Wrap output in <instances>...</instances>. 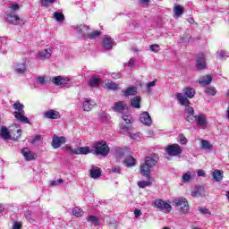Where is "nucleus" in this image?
<instances>
[{
  "label": "nucleus",
  "instance_id": "47",
  "mask_svg": "<svg viewBox=\"0 0 229 229\" xmlns=\"http://www.w3.org/2000/svg\"><path fill=\"white\" fill-rule=\"evenodd\" d=\"M122 119H123L126 124H131V115L123 114Z\"/></svg>",
  "mask_w": 229,
  "mask_h": 229
},
{
  "label": "nucleus",
  "instance_id": "14",
  "mask_svg": "<svg viewBox=\"0 0 229 229\" xmlns=\"http://www.w3.org/2000/svg\"><path fill=\"white\" fill-rule=\"evenodd\" d=\"M140 120L142 123V124H145L146 126H151V116L149 115V113L143 112L140 115Z\"/></svg>",
  "mask_w": 229,
  "mask_h": 229
},
{
  "label": "nucleus",
  "instance_id": "11",
  "mask_svg": "<svg viewBox=\"0 0 229 229\" xmlns=\"http://www.w3.org/2000/svg\"><path fill=\"white\" fill-rule=\"evenodd\" d=\"M127 106H128V105L126 104V102L118 101V102L114 103L112 109L114 110V112H118V114H121V113L124 112V110H126Z\"/></svg>",
  "mask_w": 229,
  "mask_h": 229
},
{
  "label": "nucleus",
  "instance_id": "63",
  "mask_svg": "<svg viewBox=\"0 0 229 229\" xmlns=\"http://www.w3.org/2000/svg\"><path fill=\"white\" fill-rule=\"evenodd\" d=\"M56 183H58V181H52V182H51V185H52L53 187H55V185H56Z\"/></svg>",
  "mask_w": 229,
  "mask_h": 229
},
{
  "label": "nucleus",
  "instance_id": "45",
  "mask_svg": "<svg viewBox=\"0 0 229 229\" xmlns=\"http://www.w3.org/2000/svg\"><path fill=\"white\" fill-rule=\"evenodd\" d=\"M182 182L184 183L191 182V180L192 178V176L191 175V172H188V173L182 174Z\"/></svg>",
  "mask_w": 229,
  "mask_h": 229
},
{
  "label": "nucleus",
  "instance_id": "54",
  "mask_svg": "<svg viewBox=\"0 0 229 229\" xmlns=\"http://www.w3.org/2000/svg\"><path fill=\"white\" fill-rule=\"evenodd\" d=\"M199 211H200L201 214H210V211L207 208H199Z\"/></svg>",
  "mask_w": 229,
  "mask_h": 229
},
{
  "label": "nucleus",
  "instance_id": "50",
  "mask_svg": "<svg viewBox=\"0 0 229 229\" xmlns=\"http://www.w3.org/2000/svg\"><path fill=\"white\" fill-rule=\"evenodd\" d=\"M65 149H66L67 153H70L71 155H76V148H72V147L67 145L65 147Z\"/></svg>",
  "mask_w": 229,
  "mask_h": 229
},
{
  "label": "nucleus",
  "instance_id": "59",
  "mask_svg": "<svg viewBox=\"0 0 229 229\" xmlns=\"http://www.w3.org/2000/svg\"><path fill=\"white\" fill-rule=\"evenodd\" d=\"M11 10L13 12H17V10H19V4H13Z\"/></svg>",
  "mask_w": 229,
  "mask_h": 229
},
{
  "label": "nucleus",
  "instance_id": "38",
  "mask_svg": "<svg viewBox=\"0 0 229 229\" xmlns=\"http://www.w3.org/2000/svg\"><path fill=\"white\" fill-rule=\"evenodd\" d=\"M151 185H153V182L150 181H140L138 182V186L140 189H146V187H149Z\"/></svg>",
  "mask_w": 229,
  "mask_h": 229
},
{
  "label": "nucleus",
  "instance_id": "48",
  "mask_svg": "<svg viewBox=\"0 0 229 229\" xmlns=\"http://www.w3.org/2000/svg\"><path fill=\"white\" fill-rule=\"evenodd\" d=\"M179 137H180L179 141L181 144H182V146H185V144H187V142H189V140H187L185 135L180 134Z\"/></svg>",
  "mask_w": 229,
  "mask_h": 229
},
{
  "label": "nucleus",
  "instance_id": "9",
  "mask_svg": "<svg viewBox=\"0 0 229 229\" xmlns=\"http://www.w3.org/2000/svg\"><path fill=\"white\" fill-rule=\"evenodd\" d=\"M185 114V119L187 123H191V124H194V119L196 118V115L194 114V107L188 106L184 110Z\"/></svg>",
  "mask_w": 229,
  "mask_h": 229
},
{
  "label": "nucleus",
  "instance_id": "16",
  "mask_svg": "<svg viewBox=\"0 0 229 229\" xmlns=\"http://www.w3.org/2000/svg\"><path fill=\"white\" fill-rule=\"evenodd\" d=\"M194 123H197L198 126L203 128V126H207V117L203 114H198L195 116Z\"/></svg>",
  "mask_w": 229,
  "mask_h": 229
},
{
  "label": "nucleus",
  "instance_id": "51",
  "mask_svg": "<svg viewBox=\"0 0 229 229\" xmlns=\"http://www.w3.org/2000/svg\"><path fill=\"white\" fill-rule=\"evenodd\" d=\"M42 140V135L37 134L33 139H32V144H35V142H38Z\"/></svg>",
  "mask_w": 229,
  "mask_h": 229
},
{
  "label": "nucleus",
  "instance_id": "49",
  "mask_svg": "<svg viewBox=\"0 0 229 229\" xmlns=\"http://www.w3.org/2000/svg\"><path fill=\"white\" fill-rule=\"evenodd\" d=\"M150 51H152V53H158V51H160V46L157 44L151 45Z\"/></svg>",
  "mask_w": 229,
  "mask_h": 229
},
{
  "label": "nucleus",
  "instance_id": "32",
  "mask_svg": "<svg viewBox=\"0 0 229 229\" xmlns=\"http://www.w3.org/2000/svg\"><path fill=\"white\" fill-rule=\"evenodd\" d=\"M1 137L2 139H4V140H8V139H12L11 132L8 131V128L2 127L1 128Z\"/></svg>",
  "mask_w": 229,
  "mask_h": 229
},
{
  "label": "nucleus",
  "instance_id": "37",
  "mask_svg": "<svg viewBox=\"0 0 229 229\" xmlns=\"http://www.w3.org/2000/svg\"><path fill=\"white\" fill-rule=\"evenodd\" d=\"M205 93L208 94V96H216V94H217V90L216 88L210 86L206 88Z\"/></svg>",
  "mask_w": 229,
  "mask_h": 229
},
{
  "label": "nucleus",
  "instance_id": "21",
  "mask_svg": "<svg viewBox=\"0 0 229 229\" xmlns=\"http://www.w3.org/2000/svg\"><path fill=\"white\" fill-rule=\"evenodd\" d=\"M123 165H126V167H135V165H137V160L135 157L128 156L123 160Z\"/></svg>",
  "mask_w": 229,
  "mask_h": 229
},
{
  "label": "nucleus",
  "instance_id": "56",
  "mask_svg": "<svg viewBox=\"0 0 229 229\" xmlns=\"http://www.w3.org/2000/svg\"><path fill=\"white\" fill-rule=\"evenodd\" d=\"M113 172H114L116 174H121V166L114 165V167L113 168Z\"/></svg>",
  "mask_w": 229,
  "mask_h": 229
},
{
  "label": "nucleus",
  "instance_id": "18",
  "mask_svg": "<svg viewBox=\"0 0 229 229\" xmlns=\"http://www.w3.org/2000/svg\"><path fill=\"white\" fill-rule=\"evenodd\" d=\"M176 98H177L179 103H180L182 106H186V108H187L188 106H189V105H191V101L189 100V98H187V97L184 98V97H183V94H182V93H177V94H176Z\"/></svg>",
  "mask_w": 229,
  "mask_h": 229
},
{
  "label": "nucleus",
  "instance_id": "33",
  "mask_svg": "<svg viewBox=\"0 0 229 229\" xmlns=\"http://www.w3.org/2000/svg\"><path fill=\"white\" fill-rule=\"evenodd\" d=\"M183 12H185V8L182 5H175L174 8V13L176 17H182V15H183Z\"/></svg>",
  "mask_w": 229,
  "mask_h": 229
},
{
  "label": "nucleus",
  "instance_id": "13",
  "mask_svg": "<svg viewBox=\"0 0 229 229\" xmlns=\"http://www.w3.org/2000/svg\"><path fill=\"white\" fill-rule=\"evenodd\" d=\"M13 108L15 110L13 112V115L14 117H16L17 115H21V114H24V106L17 101L13 105Z\"/></svg>",
  "mask_w": 229,
  "mask_h": 229
},
{
  "label": "nucleus",
  "instance_id": "25",
  "mask_svg": "<svg viewBox=\"0 0 229 229\" xmlns=\"http://www.w3.org/2000/svg\"><path fill=\"white\" fill-rule=\"evenodd\" d=\"M205 194V187L197 186L193 191H191V196L193 198H199V196H203Z\"/></svg>",
  "mask_w": 229,
  "mask_h": 229
},
{
  "label": "nucleus",
  "instance_id": "10",
  "mask_svg": "<svg viewBox=\"0 0 229 229\" xmlns=\"http://www.w3.org/2000/svg\"><path fill=\"white\" fill-rule=\"evenodd\" d=\"M102 47L106 51H110L114 49V40L112 39V37L106 36L102 39Z\"/></svg>",
  "mask_w": 229,
  "mask_h": 229
},
{
  "label": "nucleus",
  "instance_id": "26",
  "mask_svg": "<svg viewBox=\"0 0 229 229\" xmlns=\"http://www.w3.org/2000/svg\"><path fill=\"white\" fill-rule=\"evenodd\" d=\"M89 176L90 178H93L94 180L100 178L101 176V168L98 167H93L89 171Z\"/></svg>",
  "mask_w": 229,
  "mask_h": 229
},
{
  "label": "nucleus",
  "instance_id": "4",
  "mask_svg": "<svg viewBox=\"0 0 229 229\" xmlns=\"http://www.w3.org/2000/svg\"><path fill=\"white\" fill-rule=\"evenodd\" d=\"M165 151L169 157H178V155H182V153H183V149L180 145H178V143L168 145L165 148Z\"/></svg>",
  "mask_w": 229,
  "mask_h": 229
},
{
  "label": "nucleus",
  "instance_id": "55",
  "mask_svg": "<svg viewBox=\"0 0 229 229\" xmlns=\"http://www.w3.org/2000/svg\"><path fill=\"white\" fill-rule=\"evenodd\" d=\"M155 85H157V81H155L148 82L147 84V89L149 90L151 89V87H155Z\"/></svg>",
  "mask_w": 229,
  "mask_h": 229
},
{
  "label": "nucleus",
  "instance_id": "46",
  "mask_svg": "<svg viewBox=\"0 0 229 229\" xmlns=\"http://www.w3.org/2000/svg\"><path fill=\"white\" fill-rule=\"evenodd\" d=\"M132 128H133V127L128 126V125L123 124V123H121V124H120V130H121L122 131H127V133H129V132H130V130H131Z\"/></svg>",
  "mask_w": 229,
  "mask_h": 229
},
{
  "label": "nucleus",
  "instance_id": "40",
  "mask_svg": "<svg viewBox=\"0 0 229 229\" xmlns=\"http://www.w3.org/2000/svg\"><path fill=\"white\" fill-rule=\"evenodd\" d=\"M21 137H22V130L18 129L16 131V133H13V136H11V139L13 140H19L21 139Z\"/></svg>",
  "mask_w": 229,
  "mask_h": 229
},
{
  "label": "nucleus",
  "instance_id": "42",
  "mask_svg": "<svg viewBox=\"0 0 229 229\" xmlns=\"http://www.w3.org/2000/svg\"><path fill=\"white\" fill-rule=\"evenodd\" d=\"M72 214L75 216V217H81V216H83V209L80 208H74L72 209Z\"/></svg>",
  "mask_w": 229,
  "mask_h": 229
},
{
  "label": "nucleus",
  "instance_id": "52",
  "mask_svg": "<svg viewBox=\"0 0 229 229\" xmlns=\"http://www.w3.org/2000/svg\"><path fill=\"white\" fill-rule=\"evenodd\" d=\"M13 229H22V223L14 222V224L13 225Z\"/></svg>",
  "mask_w": 229,
  "mask_h": 229
},
{
  "label": "nucleus",
  "instance_id": "7",
  "mask_svg": "<svg viewBox=\"0 0 229 229\" xmlns=\"http://www.w3.org/2000/svg\"><path fill=\"white\" fill-rule=\"evenodd\" d=\"M196 68L198 71H203V69H207V61L205 60V54L200 52L196 59Z\"/></svg>",
  "mask_w": 229,
  "mask_h": 229
},
{
  "label": "nucleus",
  "instance_id": "20",
  "mask_svg": "<svg viewBox=\"0 0 229 229\" xmlns=\"http://www.w3.org/2000/svg\"><path fill=\"white\" fill-rule=\"evenodd\" d=\"M52 83L56 85L57 87H66L67 83L65 82V79L62 76H55L52 79Z\"/></svg>",
  "mask_w": 229,
  "mask_h": 229
},
{
  "label": "nucleus",
  "instance_id": "28",
  "mask_svg": "<svg viewBox=\"0 0 229 229\" xmlns=\"http://www.w3.org/2000/svg\"><path fill=\"white\" fill-rule=\"evenodd\" d=\"M140 101H142L140 96H136L131 99V106L132 108H140Z\"/></svg>",
  "mask_w": 229,
  "mask_h": 229
},
{
  "label": "nucleus",
  "instance_id": "34",
  "mask_svg": "<svg viewBox=\"0 0 229 229\" xmlns=\"http://www.w3.org/2000/svg\"><path fill=\"white\" fill-rule=\"evenodd\" d=\"M15 119L20 121V123H23V124H30V119L24 115V114H18L17 116H14Z\"/></svg>",
  "mask_w": 229,
  "mask_h": 229
},
{
  "label": "nucleus",
  "instance_id": "2",
  "mask_svg": "<svg viewBox=\"0 0 229 229\" xmlns=\"http://www.w3.org/2000/svg\"><path fill=\"white\" fill-rule=\"evenodd\" d=\"M173 206L177 208V212L183 216L185 214H189V210L191 209V206H189V200L185 198H177L173 200Z\"/></svg>",
  "mask_w": 229,
  "mask_h": 229
},
{
  "label": "nucleus",
  "instance_id": "24",
  "mask_svg": "<svg viewBox=\"0 0 229 229\" xmlns=\"http://www.w3.org/2000/svg\"><path fill=\"white\" fill-rule=\"evenodd\" d=\"M7 21L10 24H14V25H17V24H21V18L13 13H10L7 15Z\"/></svg>",
  "mask_w": 229,
  "mask_h": 229
},
{
  "label": "nucleus",
  "instance_id": "15",
  "mask_svg": "<svg viewBox=\"0 0 229 229\" xmlns=\"http://www.w3.org/2000/svg\"><path fill=\"white\" fill-rule=\"evenodd\" d=\"M44 117H46V119H53V120L60 119V112L50 109L45 112Z\"/></svg>",
  "mask_w": 229,
  "mask_h": 229
},
{
  "label": "nucleus",
  "instance_id": "36",
  "mask_svg": "<svg viewBox=\"0 0 229 229\" xmlns=\"http://www.w3.org/2000/svg\"><path fill=\"white\" fill-rule=\"evenodd\" d=\"M87 221L89 223H92L95 226H98V225H99V218H98V216H89Z\"/></svg>",
  "mask_w": 229,
  "mask_h": 229
},
{
  "label": "nucleus",
  "instance_id": "1",
  "mask_svg": "<svg viewBox=\"0 0 229 229\" xmlns=\"http://www.w3.org/2000/svg\"><path fill=\"white\" fill-rule=\"evenodd\" d=\"M158 160H160V157L157 154H152L150 157H146L145 162L140 166L142 176H149V174H151V167H155Z\"/></svg>",
  "mask_w": 229,
  "mask_h": 229
},
{
  "label": "nucleus",
  "instance_id": "31",
  "mask_svg": "<svg viewBox=\"0 0 229 229\" xmlns=\"http://www.w3.org/2000/svg\"><path fill=\"white\" fill-rule=\"evenodd\" d=\"M135 94H137V87H128L123 91L124 98H128L130 96H135Z\"/></svg>",
  "mask_w": 229,
  "mask_h": 229
},
{
  "label": "nucleus",
  "instance_id": "44",
  "mask_svg": "<svg viewBox=\"0 0 229 229\" xmlns=\"http://www.w3.org/2000/svg\"><path fill=\"white\" fill-rule=\"evenodd\" d=\"M55 3H56V0H41V6L47 8L49 4H55Z\"/></svg>",
  "mask_w": 229,
  "mask_h": 229
},
{
  "label": "nucleus",
  "instance_id": "6",
  "mask_svg": "<svg viewBox=\"0 0 229 229\" xmlns=\"http://www.w3.org/2000/svg\"><path fill=\"white\" fill-rule=\"evenodd\" d=\"M154 206L156 208H159V210H166L167 212H171V210H173L171 204L165 202L162 199H156L154 201Z\"/></svg>",
  "mask_w": 229,
  "mask_h": 229
},
{
  "label": "nucleus",
  "instance_id": "58",
  "mask_svg": "<svg viewBox=\"0 0 229 229\" xmlns=\"http://www.w3.org/2000/svg\"><path fill=\"white\" fill-rule=\"evenodd\" d=\"M134 216L135 217H140V216H142V211H140V209H135Z\"/></svg>",
  "mask_w": 229,
  "mask_h": 229
},
{
  "label": "nucleus",
  "instance_id": "30",
  "mask_svg": "<svg viewBox=\"0 0 229 229\" xmlns=\"http://www.w3.org/2000/svg\"><path fill=\"white\" fill-rule=\"evenodd\" d=\"M99 82H100V80L99 78H98L96 75H93L88 84H89V87H90L91 89H93L94 87H99Z\"/></svg>",
  "mask_w": 229,
  "mask_h": 229
},
{
  "label": "nucleus",
  "instance_id": "39",
  "mask_svg": "<svg viewBox=\"0 0 229 229\" xmlns=\"http://www.w3.org/2000/svg\"><path fill=\"white\" fill-rule=\"evenodd\" d=\"M54 17L55 20H57L59 22H62L64 21H65V16L64 15V13H59V12H55L54 13Z\"/></svg>",
  "mask_w": 229,
  "mask_h": 229
},
{
  "label": "nucleus",
  "instance_id": "62",
  "mask_svg": "<svg viewBox=\"0 0 229 229\" xmlns=\"http://www.w3.org/2000/svg\"><path fill=\"white\" fill-rule=\"evenodd\" d=\"M198 176H205V172L203 170H199L197 173Z\"/></svg>",
  "mask_w": 229,
  "mask_h": 229
},
{
  "label": "nucleus",
  "instance_id": "35",
  "mask_svg": "<svg viewBox=\"0 0 229 229\" xmlns=\"http://www.w3.org/2000/svg\"><path fill=\"white\" fill-rule=\"evenodd\" d=\"M82 108L85 112H90L92 110V104H90V100L86 99L83 102Z\"/></svg>",
  "mask_w": 229,
  "mask_h": 229
},
{
  "label": "nucleus",
  "instance_id": "19",
  "mask_svg": "<svg viewBox=\"0 0 229 229\" xmlns=\"http://www.w3.org/2000/svg\"><path fill=\"white\" fill-rule=\"evenodd\" d=\"M199 85L202 87H207V85H210L212 83V75L208 74L199 79Z\"/></svg>",
  "mask_w": 229,
  "mask_h": 229
},
{
  "label": "nucleus",
  "instance_id": "53",
  "mask_svg": "<svg viewBox=\"0 0 229 229\" xmlns=\"http://www.w3.org/2000/svg\"><path fill=\"white\" fill-rule=\"evenodd\" d=\"M25 217L29 223H35V219L31 218V213L28 212Z\"/></svg>",
  "mask_w": 229,
  "mask_h": 229
},
{
  "label": "nucleus",
  "instance_id": "60",
  "mask_svg": "<svg viewBox=\"0 0 229 229\" xmlns=\"http://www.w3.org/2000/svg\"><path fill=\"white\" fill-rule=\"evenodd\" d=\"M129 137H131V139H137V137H139V134L137 133H131V132H128Z\"/></svg>",
  "mask_w": 229,
  "mask_h": 229
},
{
  "label": "nucleus",
  "instance_id": "8",
  "mask_svg": "<svg viewBox=\"0 0 229 229\" xmlns=\"http://www.w3.org/2000/svg\"><path fill=\"white\" fill-rule=\"evenodd\" d=\"M21 153L23 156V158H25V160L27 162H31V160H36V158L38 157L35 154V152L30 150V148H21Z\"/></svg>",
  "mask_w": 229,
  "mask_h": 229
},
{
  "label": "nucleus",
  "instance_id": "29",
  "mask_svg": "<svg viewBox=\"0 0 229 229\" xmlns=\"http://www.w3.org/2000/svg\"><path fill=\"white\" fill-rule=\"evenodd\" d=\"M51 58V51L47 49H43L38 53V59L39 60H47Z\"/></svg>",
  "mask_w": 229,
  "mask_h": 229
},
{
  "label": "nucleus",
  "instance_id": "27",
  "mask_svg": "<svg viewBox=\"0 0 229 229\" xmlns=\"http://www.w3.org/2000/svg\"><path fill=\"white\" fill-rule=\"evenodd\" d=\"M89 153H92L89 147L76 148V155H89Z\"/></svg>",
  "mask_w": 229,
  "mask_h": 229
},
{
  "label": "nucleus",
  "instance_id": "43",
  "mask_svg": "<svg viewBox=\"0 0 229 229\" xmlns=\"http://www.w3.org/2000/svg\"><path fill=\"white\" fill-rule=\"evenodd\" d=\"M100 36H101V31L94 30V31L88 34V38L92 40V39L96 38V37H100Z\"/></svg>",
  "mask_w": 229,
  "mask_h": 229
},
{
  "label": "nucleus",
  "instance_id": "61",
  "mask_svg": "<svg viewBox=\"0 0 229 229\" xmlns=\"http://www.w3.org/2000/svg\"><path fill=\"white\" fill-rule=\"evenodd\" d=\"M134 64H135V61H133V59H130L128 63V67H133Z\"/></svg>",
  "mask_w": 229,
  "mask_h": 229
},
{
  "label": "nucleus",
  "instance_id": "3",
  "mask_svg": "<svg viewBox=\"0 0 229 229\" xmlns=\"http://www.w3.org/2000/svg\"><path fill=\"white\" fill-rule=\"evenodd\" d=\"M91 153L106 157L110 153V147H108L105 140L98 141L92 146Z\"/></svg>",
  "mask_w": 229,
  "mask_h": 229
},
{
  "label": "nucleus",
  "instance_id": "64",
  "mask_svg": "<svg viewBox=\"0 0 229 229\" xmlns=\"http://www.w3.org/2000/svg\"><path fill=\"white\" fill-rule=\"evenodd\" d=\"M226 117H227V119H229V104H228V107H227V110H226Z\"/></svg>",
  "mask_w": 229,
  "mask_h": 229
},
{
  "label": "nucleus",
  "instance_id": "41",
  "mask_svg": "<svg viewBox=\"0 0 229 229\" xmlns=\"http://www.w3.org/2000/svg\"><path fill=\"white\" fill-rule=\"evenodd\" d=\"M201 148L202 149H212V145L210 144V142H208V140H201Z\"/></svg>",
  "mask_w": 229,
  "mask_h": 229
},
{
  "label": "nucleus",
  "instance_id": "17",
  "mask_svg": "<svg viewBox=\"0 0 229 229\" xmlns=\"http://www.w3.org/2000/svg\"><path fill=\"white\" fill-rule=\"evenodd\" d=\"M182 93L186 98H188V99H192L194 96H196V89L191 87H185L182 89Z\"/></svg>",
  "mask_w": 229,
  "mask_h": 229
},
{
  "label": "nucleus",
  "instance_id": "22",
  "mask_svg": "<svg viewBox=\"0 0 229 229\" xmlns=\"http://www.w3.org/2000/svg\"><path fill=\"white\" fill-rule=\"evenodd\" d=\"M14 71L20 76H22V74H25L26 72L28 71V68L26 67V63L17 64L16 68L14 69Z\"/></svg>",
  "mask_w": 229,
  "mask_h": 229
},
{
  "label": "nucleus",
  "instance_id": "12",
  "mask_svg": "<svg viewBox=\"0 0 229 229\" xmlns=\"http://www.w3.org/2000/svg\"><path fill=\"white\" fill-rule=\"evenodd\" d=\"M103 89H106V90H119V85L114 81H104L102 84Z\"/></svg>",
  "mask_w": 229,
  "mask_h": 229
},
{
  "label": "nucleus",
  "instance_id": "5",
  "mask_svg": "<svg viewBox=\"0 0 229 229\" xmlns=\"http://www.w3.org/2000/svg\"><path fill=\"white\" fill-rule=\"evenodd\" d=\"M67 142V139L65 136H57L56 134H54L52 137V142L51 146L54 149H58L63 144H65Z\"/></svg>",
  "mask_w": 229,
  "mask_h": 229
},
{
  "label": "nucleus",
  "instance_id": "23",
  "mask_svg": "<svg viewBox=\"0 0 229 229\" xmlns=\"http://www.w3.org/2000/svg\"><path fill=\"white\" fill-rule=\"evenodd\" d=\"M211 176H212L213 182H222L224 178L223 171L216 169L213 171V173L211 174Z\"/></svg>",
  "mask_w": 229,
  "mask_h": 229
},
{
  "label": "nucleus",
  "instance_id": "57",
  "mask_svg": "<svg viewBox=\"0 0 229 229\" xmlns=\"http://www.w3.org/2000/svg\"><path fill=\"white\" fill-rule=\"evenodd\" d=\"M38 81L40 85H46V78L44 77H38Z\"/></svg>",
  "mask_w": 229,
  "mask_h": 229
}]
</instances>
